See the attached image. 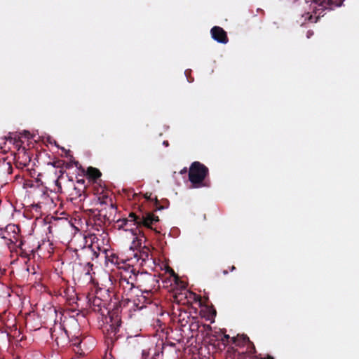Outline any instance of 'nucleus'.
<instances>
[{"label":"nucleus","instance_id":"obj_21","mask_svg":"<svg viewBox=\"0 0 359 359\" xmlns=\"http://www.w3.org/2000/svg\"><path fill=\"white\" fill-rule=\"evenodd\" d=\"M163 144L165 147H168V141H163Z\"/></svg>","mask_w":359,"mask_h":359},{"label":"nucleus","instance_id":"obj_12","mask_svg":"<svg viewBox=\"0 0 359 359\" xmlns=\"http://www.w3.org/2000/svg\"><path fill=\"white\" fill-rule=\"evenodd\" d=\"M88 174L90 177L93 179H97L101 175V172L99 171V170L91 167L88 169Z\"/></svg>","mask_w":359,"mask_h":359},{"label":"nucleus","instance_id":"obj_11","mask_svg":"<svg viewBox=\"0 0 359 359\" xmlns=\"http://www.w3.org/2000/svg\"><path fill=\"white\" fill-rule=\"evenodd\" d=\"M88 303L89 306L95 312H100L104 305L102 299L96 296L89 297Z\"/></svg>","mask_w":359,"mask_h":359},{"label":"nucleus","instance_id":"obj_6","mask_svg":"<svg viewBox=\"0 0 359 359\" xmlns=\"http://www.w3.org/2000/svg\"><path fill=\"white\" fill-rule=\"evenodd\" d=\"M20 229L18 225L13 224H8L4 229H0L1 237L7 241V245H15L18 248L22 249L23 242L20 238Z\"/></svg>","mask_w":359,"mask_h":359},{"label":"nucleus","instance_id":"obj_5","mask_svg":"<svg viewBox=\"0 0 359 359\" xmlns=\"http://www.w3.org/2000/svg\"><path fill=\"white\" fill-rule=\"evenodd\" d=\"M125 272H121L118 280V286L120 290L123 291V294L128 296L134 287H136L135 280V266H128Z\"/></svg>","mask_w":359,"mask_h":359},{"label":"nucleus","instance_id":"obj_18","mask_svg":"<svg viewBox=\"0 0 359 359\" xmlns=\"http://www.w3.org/2000/svg\"><path fill=\"white\" fill-rule=\"evenodd\" d=\"M81 343V340L79 339L78 337L76 338V341H74V344L76 345V344H80Z\"/></svg>","mask_w":359,"mask_h":359},{"label":"nucleus","instance_id":"obj_16","mask_svg":"<svg viewBox=\"0 0 359 359\" xmlns=\"http://www.w3.org/2000/svg\"><path fill=\"white\" fill-rule=\"evenodd\" d=\"M93 266V264H91L89 262L86 263V275H89L90 274V271L92 270Z\"/></svg>","mask_w":359,"mask_h":359},{"label":"nucleus","instance_id":"obj_27","mask_svg":"<svg viewBox=\"0 0 359 359\" xmlns=\"http://www.w3.org/2000/svg\"><path fill=\"white\" fill-rule=\"evenodd\" d=\"M223 273H224V274H225V275L228 273L227 271H226V270H225V271H223Z\"/></svg>","mask_w":359,"mask_h":359},{"label":"nucleus","instance_id":"obj_22","mask_svg":"<svg viewBox=\"0 0 359 359\" xmlns=\"http://www.w3.org/2000/svg\"><path fill=\"white\" fill-rule=\"evenodd\" d=\"M187 172V168H184L183 170H181L180 173L183 174Z\"/></svg>","mask_w":359,"mask_h":359},{"label":"nucleus","instance_id":"obj_4","mask_svg":"<svg viewBox=\"0 0 359 359\" xmlns=\"http://www.w3.org/2000/svg\"><path fill=\"white\" fill-rule=\"evenodd\" d=\"M208 174V169L203 164L198 161L191 163L189 171V180L193 184L194 188L203 187V180Z\"/></svg>","mask_w":359,"mask_h":359},{"label":"nucleus","instance_id":"obj_14","mask_svg":"<svg viewBox=\"0 0 359 359\" xmlns=\"http://www.w3.org/2000/svg\"><path fill=\"white\" fill-rule=\"evenodd\" d=\"M166 271L168 272L170 276L172 277L173 278V280L175 283H177V280H178V277L175 274V273L174 272V271L171 269H170L168 266L166 267Z\"/></svg>","mask_w":359,"mask_h":359},{"label":"nucleus","instance_id":"obj_28","mask_svg":"<svg viewBox=\"0 0 359 359\" xmlns=\"http://www.w3.org/2000/svg\"><path fill=\"white\" fill-rule=\"evenodd\" d=\"M184 74H185V75H186V76L187 75V70H186V71L184 72Z\"/></svg>","mask_w":359,"mask_h":359},{"label":"nucleus","instance_id":"obj_8","mask_svg":"<svg viewBox=\"0 0 359 359\" xmlns=\"http://www.w3.org/2000/svg\"><path fill=\"white\" fill-rule=\"evenodd\" d=\"M110 319V324L107 332V338L112 343L120 337L119 330L121 320L119 316L116 313L111 314Z\"/></svg>","mask_w":359,"mask_h":359},{"label":"nucleus","instance_id":"obj_19","mask_svg":"<svg viewBox=\"0 0 359 359\" xmlns=\"http://www.w3.org/2000/svg\"><path fill=\"white\" fill-rule=\"evenodd\" d=\"M243 342L249 341V338L247 336L243 335Z\"/></svg>","mask_w":359,"mask_h":359},{"label":"nucleus","instance_id":"obj_3","mask_svg":"<svg viewBox=\"0 0 359 359\" xmlns=\"http://www.w3.org/2000/svg\"><path fill=\"white\" fill-rule=\"evenodd\" d=\"M134 278L136 287L139 288L142 294L149 295L157 291L159 287V279L156 275L146 271L140 272L135 269Z\"/></svg>","mask_w":359,"mask_h":359},{"label":"nucleus","instance_id":"obj_15","mask_svg":"<svg viewBox=\"0 0 359 359\" xmlns=\"http://www.w3.org/2000/svg\"><path fill=\"white\" fill-rule=\"evenodd\" d=\"M51 337L52 339L55 338L57 344H59V341H57L59 337L57 336V326H55L53 330L51 332Z\"/></svg>","mask_w":359,"mask_h":359},{"label":"nucleus","instance_id":"obj_7","mask_svg":"<svg viewBox=\"0 0 359 359\" xmlns=\"http://www.w3.org/2000/svg\"><path fill=\"white\" fill-rule=\"evenodd\" d=\"M130 248L134 252L133 257H131V259H133V265L137 264L141 266H148L151 267V265L155 263L151 257L150 250L148 248L145 246L142 248L141 245L137 248H131L130 247Z\"/></svg>","mask_w":359,"mask_h":359},{"label":"nucleus","instance_id":"obj_13","mask_svg":"<svg viewBox=\"0 0 359 359\" xmlns=\"http://www.w3.org/2000/svg\"><path fill=\"white\" fill-rule=\"evenodd\" d=\"M56 326L58 327V328L61 332V338L69 337L67 331L62 326L61 324H59L58 325H56Z\"/></svg>","mask_w":359,"mask_h":359},{"label":"nucleus","instance_id":"obj_25","mask_svg":"<svg viewBox=\"0 0 359 359\" xmlns=\"http://www.w3.org/2000/svg\"><path fill=\"white\" fill-rule=\"evenodd\" d=\"M224 337H225L226 339H229V335H227V334H225V335H224Z\"/></svg>","mask_w":359,"mask_h":359},{"label":"nucleus","instance_id":"obj_26","mask_svg":"<svg viewBox=\"0 0 359 359\" xmlns=\"http://www.w3.org/2000/svg\"><path fill=\"white\" fill-rule=\"evenodd\" d=\"M263 359H266V358H263ZM266 359H273V358L271 357V356H269Z\"/></svg>","mask_w":359,"mask_h":359},{"label":"nucleus","instance_id":"obj_24","mask_svg":"<svg viewBox=\"0 0 359 359\" xmlns=\"http://www.w3.org/2000/svg\"><path fill=\"white\" fill-rule=\"evenodd\" d=\"M235 269H236L235 266H231V271H233V270H235Z\"/></svg>","mask_w":359,"mask_h":359},{"label":"nucleus","instance_id":"obj_9","mask_svg":"<svg viewBox=\"0 0 359 359\" xmlns=\"http://www.w3.org/2000/svg\"><path fill=\"white\" fill-rule=\"evenodd\" d=\"M211 35L212 39L220 43H226L228 38L226 32L219 27H214L211 29Z\"/></svg>","mask_w":359,"mask_h":359},{"label":"nucleus","instance_id":"obj_2","mask_svg":"<svg viewBox=\"0 0 359 359\" xmlns=\"http://www.w3.org/2000/svg\"><path fill=\"white\" fill-rule=\"evenodd\" d=\"M309 1H311L309 6L312 11H308L302 15V18H304L302 24L306 20L316 22L320 16L323 15L325 11L332 10L341 5V1L337 0H305L306 4Z\"/></svg>","mask_w":359,"mask_h":359},{"label":"nucleus","instance_id":"obj_20","mask_svg":"<svg viewBox=\"0 0 359 359\" xmlns=\"http://www.w3.org/2000/svg\"><path fill=\"white\" fill-rule=\"evenodd\" d=\"M313 34V32L311 31L307 32V37L309 38Z\"/></svg>","mask_w":359,"mask_h":359},{"label":"nucleus","instance_id":"obj_10","mask_svg":"<svg viewBox=\"0 0 359 359\" xmlns=\"http://www.w3.org/2000/svg\"><path fill=\"white\" fill-rule=\"evenodd\" d=\"M110 261L112 264L116 265L118 269H121V272H125L128 266H133L132 264L133 259L131 258L124 259L117 255H111Z\"/></svg>","mask_w":359,"mask_h":359},{"label":"nucleus","instance_id":"obj_1","mask_svg":"<svg viewBox=\"0 0 359 359\" xmlns=\"http://www.w3.org/2000/svg\"><path fill=\"white\" fill-rule=\"evenodd\" d=\"M158 217L152 213H147L140 217L131 212L128 218L118 219L116 224L118 229H123L126 236H128V234L130 236V238L133 239L130 248H137L142 244L144 239V235L141 233V231L137 227L130 229L126 227L128 225L143 224L147 228L154 229L153 225L158 222Z\"/></svg>","mask_w":359,"mask_h":359},{"label":"nucleus","instance_id":"obj_17","mask_svg":"<svg viewBox=\"0 0 359 359\" xmlns=\"http://www.w3.org/2000/svg\"><path fill=\"white\" fill-rule=\"evenodd\" d=\"M143 226V224L128 225L126 228L130 229V228H135V227H137V229H139V226Z\"/></svg>","mask_w":359,"mask_h":359},{"label":"nucleus","instance_id":"obj_29","mask_svg":"<svg viewBox=\"0 0 359 359\" xmlns=\"http://www.w3.org/2000/svg\"><path fill=\"white\" fill-rule=\"evenodd\" d=\"M94 254L95 255L96 257H98V255L96 252H95Z\"/></svg>","mask_w":359,"mask_h":359},{"label":"nucleus","instance_id":"obj_23","mask_svg":"<svg viewBox=\"0 0 359 359\" xmlns=\"http://www.w3.org/2000/svg\"><path fill=\"white\" fill-rule=\"evenodd\" d=\"M84 250H85V251H90V246H88V247H87V248H85V249H84Z\"/></svg>","mask_w":359,"mask_h":359}]
</instances>
